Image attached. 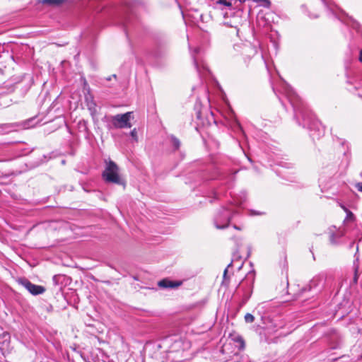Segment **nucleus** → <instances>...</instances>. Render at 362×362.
<instances>
[{"label": "nucleus", "mask_w": 362, "mask_h": 362, "mask_svg": "<svg viewBox=\"0 0 362 362\" xmlns=\"http://www.w3.org/2000/svg\"><path fill=\"white\" fill-rule=\"evenodd\" d=\"M106 165L103 173V178L107 182L122 184L119 176V169L112 160L105 161Z\"/></svg>", "instance_id": "nucleus-1"}, {"label": "nucleus", "mask_w": 362, "mask_h": 362, "mask_svg": "<svg viewBox=\"0 0 362 362\" xmlns=\"http://www.w3.org/2000/svg\"><path fill=\"white\" fill-rule=\"evenodd\" d=\"M233 212L228 208L221 209L214 217V225L218 229H223L228 227Z\"/></svg>", "instance_id": "nucleus-2"}, {"label": "nucleus", "mask_w": 362, "mask_h": 362, "mask_svg": "<svg viewBox=\"0 0 362 362\" xmlns=\"http://www.w3.org/2000/svg\"><path fill=\"white\" fill-rule=\"evenodd\" d=\"M132 112H128L124 114H118L112 117V124L115 128H131L132 124L130 122Z\"/></svg>", "instance_id": "nucleus-3"}, {"label": "nucleus", "mask_w": 362, "mask_h": 362, "mask_svg": "<svg viewBox=\"0 0 362 362\" xmlns=\"http://www.w3.org/2000/svg\"><path fill=\"white\" fill-rule=\"evenodd\" d=\"M17 282L33 296L42 294L45 291L44 286L34 284L25 278H20L17 280Z\"/></svg>", "instance_id": "nucleus-4"}, {"label": "nucleus", "mask_w": 362, "mask_h": 362, "mask_svg": "<svg viewBox=\"0 0 362 362\" xmlns=\"http://www.w3.org/2000/svg\"><path fill=\"white\" fill-rule=\"evenodd\" d=\"M265 331L269 334H275L279 329L285 326V322L279 317L267 318L265 320Z\"/></svg>", "instance_id": "nucleus-5"}, {"label": "nucleus", "mask_w": 362, "mask_h": 362, "mask_svg": "<svg viewBox=\"0 0 362 362\" xmlns=\"http://www.w3.org/2000/svg\"><path fill=\"white\" fill-rule=\"evenodd\" d=\"M241 53L245 63L248 64L252 58L257 54V46L251 44H245L242 47Z\"/></svg>", "instance_id": "nucleus-6"}, {"label": "nucleus", "mask_w": 362, "mask_h": 362, "mask_svg": "<svg viewBox=\"0 0 362 362\" xmlns=\"http://www.w3.org/2000/svg\"><path fill=\"white\" fill-rule=\"evenodd\" d=\"M282 89L284 91V93L288 98V99L289 100L291 105L294 107H296L298 105L297 103H298V100L299 98H298V96L297 95V94L295 93V91L292 89V88L288 84H287L285 82H284V83H283Z\"/></svg>", "instance_id": "nucleus-7"}, {"label": "nucleus", "mask_w": 362, "mask_h": 362, "mask_svg": "<svg viewBox=\"0 0 362 362\" xmlns=\"http://www.w3.org/2000/svg\"><path fill=\"white\" fill-rule=\"evenodd\" d=\"M181 284L182 281H171L168 279H164L158 283V286L163 288H175L179 287Z\"/></svg>", "instance_id": "nucleus-8"}, {"label": "nucleus", "mask_w": 362, "mask_h": 362, "mask_svg": "<svg viewBox=\"0 0 362 362\" xmlns=\"http://www.w3.org/2000/svg\"><path fill=\"white\" fill-rule=\"evenodd\" d=\"M173 341V344L170 346V351H179L180 349H183L184 343L180 339H173L172 338H166L165 339V342L168 344Z\"/></svg>", "instance_id": "nucleus-9"}, {"label": "nucleus", "mask_w": 362, "mask_h": 362, "mask_svg": "<svg viewBox=\"0 0 362 362\" xmlns=\"http://www.w3.org/2000/svg\"><path fill=\"white\" fill-rule=\"evenodd\" d=\"M192 57L194 59V66L201 76H204L207 72H209V69L206 65L202 62L199 61L197 58H195L194 54H192Z\"/></svg>", "instance_id": "nucleus-10"}, {"label": "nucleus", "mask_w": 362, "mask_h": 362, "mask_svg": "<svg viewBox=\"0 0 362 362\" xmlns=\"http://www.w3.org/2000/svg\"><path fill=\"white\" fill-rule=\"evenodd\" d=\"M86 103L90 115L94 117L97 114L96 104L92 95L86 97Z\"/></svg>", "instance_id": "nucleus-11"}, {"label": "nucleus", "mask_w": 362, "mask_h": 362, "mask_svg": "<svg viewBox=\"0 0 362 362\" xmlns=\"http://www.w3.org/2000/svg\"><path fill=\"white\" fill-rule=\"evenodd\" d=\"M217 2L229 8H238L240 6V4H239V0H218Z\"/></svg>", "instance_id": "nucleus-12"}, {"label": "nucleus", "mask_w": 362, "mask_h": 362, "mask_svg": "<svg viewBox=\"0 0 362 362\" xmlns=\"http://www.w3.org/2000/svg\"><path fill=\"white\" fill-rule=\"evenodd\" d=\"M64 0H42L43 4H48L52 5H59Z\"/></svg>", "instance_id": "nucleus-13"}, {"label": "nucleus", "mask_w": 362, "mask_h": 362, "mask_svg": "<svg viewBox=\"0 0 362 362\" xmlns=\"http://www.w3.org/2000/svg\"><path fill=\"white\" fill-rule=\"evenodd\" d=\"M245 320L247 323H252L255 320V317L250 313H247L245 315Z\"/></svg>", "instance_id": "nucleus-14"}, {"label": "nucleus", "mask_w": 362, "mask_h": 362, "mask_svg": "<svg viewBox=\"0 0 362 362\" xmlns=\"http://www.w3.org/2000/svg\"><path fill=\"white\" fill-rule=\"evenodd\" d=\"M321 280H322L321 278L319 276H316V277L313 278L310 282V284H311L310 286H313V285L314 286H316L317 284H318V282Z\"/></svg>", "instance_id": "nucleus-15"}, {"label": "nucleus", "mask_w": 362, "mask_h": 362, "mask_svg": "<svg viewBox=\"0 0 362 362\" xmlns=\"http://www.w3.org/2000/svg\"><path fill=\"white\" fill-rule=\"evenodd\" d=\"M172 142H173V146L175 147V148H178L180 147V143L177 139L173 137Z\"/></svg>", "instance_id": "nucleus-16"}, {"label": "nucleus", "mask_w": 362, "mask_h": 362, "mask_svg": "<svg viewBox=\"0 0 362 362\" xmlns=\"http://www.w3.org/2000/svg\"><path fill=\"white\" fill-rule=\"evenodd\" d=\"M130 135L134 139V141H137V132L136 129L132 130V132H130Z\"/></svg>", "instance_id": "nucleus-17"}, {"label": "nucleus", "mask_w": 362, "mask_h": 362, "mask_svg": "<svg viewBox=\"0 0 362 362\" xmlns=\"http://www.w3.org/2000/svg\"><path fill=\"white\" fill-rule=\"evenodd\" d=\"M346 213V220H353L354 219V216L351 211H350L349 210Z\"/></svg>", "instance_id": "nucleus-18"}, {"label": "nucleus", "mask_w": 362, "mask_h": 362, "mask_svg": "<svg viewBox=\"0 0 362 362\" xmlns=\"http://www.w3.org/2000/svg\"><path fill=\"white\" fill-rule=\"evenodd\" d=\"M357 189L360 191V192H362V182L361 183H358L357 185Z\"/></svg>", "instance_id": "nucleus-19"}, {"label": "nucleus", "mask_w": 362, "mask_h": 362, "mask_svg": "<svg viewBox=\"0 0 362 362\" xmlns=\"http://www.w3.org/2000/svg\"><path fill=\"white\" fill-rule=\"evenodd\" d=\"M357 272H358V268L356 267L355 269V275H354V281H356L357 279H358V274H357Z\"/></svg>", "instance_id": "nucleus-20"}, {"label": "nucleus", "mask_w": 362, "mask_h": 362, "mask_svg": "<svg viewBox=\"0 0 362 362\" xmlns=\"http://www.w3.org/2000/svg\"><path fill=\"white\" fill-rule=\"evenodd\" d=\"M238 341L240 342V345L241 347L244 346V341L241 338H238Z\"/></svg>", "instance_id": "nucleus-21"}, {"label": "nucleus", "mask_w": 362, "mask_h": 362, "mask_svg": "<svg viewBox=\"0 0 362 362\" xmlns=\"http://www.w3.org/2000/svg\"><path fill=\"white\" fill-rule=\"evenodd\" d=\"M340 206L341 207V209H342L345 212H346V211H349V209H348L345 206H344L343 204H340Z\"/></svg>", "instance_id": "nucleus-22"}, {"label": "nucleus", "mask_w": 362, "mask_h": 362, "mask_svg": "<svg viewBox=\"0 0 362 362\" xmlns=\"http://www.w3.org/2000/svg\"><path fill=\"white\" fill-rule=\"evenodd\" d=\"M359 60L362 63V48H361V50L360 54H359Z\"/></svg>", "instance_id": "nucleus-23"}, {"label": "nucleus", "mask_w": 362, "mask_h": 362, "mask_svg": "<svg viewBox=\"0 0 362 362\" xmlns=\"http://www.w3.org/2000/svg\"><path fill=\"white\" fill-rule=\"evenodd\" d=\"M199 48H195L194 49V52L197 53V52H199Z\"/></svg>", "instance_id": "nucleus-24"}, {"label": "nucleus", "mask_w": 362, "mask_h": 362, "mask_svg": "<svg viewBox=\"0 0 362 362\" xmlns=\"http://www.w3.org/2000/svg\"><path fill=\"white\" fill-rule=\"evenodd\" d=\"M234 228L237 229V230H240V227H238L236 226H234Z\"/></svg>", "instance_id": "nucleus-25"}, {"label": "nucleus", "mask_w": 362, "mask_h": 362, "mask_svg": "<svg viewBox=\"0 0 362 362\" xmlns=\"http://www.w3.org/2000/svg\"><path fill=\"white\" fill-rule=\"evenodd\" d=\"M267 341H268V343H271L272 341H274V342L276 341L269 340L268 339H267Z\"/></svg>", "instance_id": "nucleus-26"}, {"label": "nucleus", "mask_w": 362, "mask_h": 362, "mask_svg": "<svg viewBox=\"0 0 362 362\" xmlns=\"http://www.w3.org/2000/svg\"><path fill=\"white\" fill-rule=\"evenodd\" d=\"M226 272H227V269H225V271H224V274H226Z\"/></svg>", "instance_id": "nucleus-27"}, {"label": "nucleus", "mask_w": 362, "mask_h": 362, "mask_svg": "<svg viewBox=\"0 0 362 362\" xmlns=\"http://www.w3.org/2000/svg\"><path fill=\"white\" fill-rule=\"evenodd\" d=\"M176 1H178L179 0H175Z\"/></svg>", "instance_id": "nucleus-28"}]
</instances>
